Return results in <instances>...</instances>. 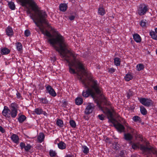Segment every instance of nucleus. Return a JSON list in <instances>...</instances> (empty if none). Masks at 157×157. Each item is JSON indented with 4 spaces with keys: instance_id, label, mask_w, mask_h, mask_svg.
Returning a JSON list of instances; mask_svg holds the SVG:
<instances>
[{
    "instance_id": "f257e3e1",
    "label": "nucleus",
    "mask_w": 157,
    "mask_h": 157,
    "mask_svg": "<svg viewBox=\"0 0 157 157\" xmlns=\"http://www.w3.org/2000/svg\"><path fill=\"white\" fill-rule=\"evenodd\" d=\"M37 27L43 34L50 38L48 40V42L58 52L62 59L68 63L69 72L78 78V60L76 59L77 55L69 51H65L66 44L64 37L58 33L54 37H52L50 33L48 30H45L44 28L40 27V24L39 26Z\"/></svg>"
},
{
    "instance_id": "f03ea898",
    "label": "nucleus",
    "mask_w": 157,
    "mask_h": 157,
    "mask_svg": "<svg viewBox=\"0 0 157 157\" xmlns=\"http://www.w3.org/2000/svg\"><path fill=\"white\" fill-rule=\"evenodd\" d=\"M80 79L84 86L86 88H87L85 91L83 92L82 95L83 97L86 98L90 95L97 103V105L100 107V105L99 100L100 99L97 97L93 91L92 89L90 88V82H91L92 83V85H91L92 88L95 90L98 94L100 95L101 101L104 102L106 105H109L106 98L101 93V90L99 89L98 84L97 80L92 79L91 81H90L88 78H85L84 79H82L81 78H80Z\"/></svg>"
},
{
    "instance_id": "7ed1b4c3",
    "label": "nucleus",
    "mask_w": 157,
    "mask_h": 157,
    "mask_svg": "<svg viewBox=\"0 0 157 157\" xmlns=\"http://www.w3.org/2000/svg\"><path fill=\"white\" fill-rule=\"evenodd\" d=\"M17 2H20L23 6L26 7L29 5L32 7V10L35 12L34 18L38 23H44L48 25L49 23L46 18L47 15L46 12L43 10L38 9V7L34 0H16Z\"/></svg>"
},
{
    "instance_id": "20e7f679",
    "label": "nucleus",
    "mask_w": 157,
    "mask_h": 157,
    "mask_svg": "<svg viewBox=\"0 0 157 157\" xmlns=\"http://www.w3.org/2000/svg\"><path fill=\"white\" fill-rule=\"evenodd\" d=\"M132 147L133 149L135 150L140 149V150L142 151L143 152L148 151L152 152L153 149V147L151 146L148 147L145 146L143 144H140L139 142L133 143L132 145Z\"/></svg>"
},
{
    "instance_id": "39448f33",
    "label": "nucleus",
    "mask_w": 157,
    "mask_h": 157,
    "mask_svg": "<svg viewBox=\"0 0 157 157\" xmlns=\"http://www.w3.org/2000/svg\"><path fill=\"white\" fill-rule=\"evenodd\" d=\"M86 69L84 64L79 61V73L81 72L82 74L81 76L79 75V80L81 81L80 78H81L82 79H84L85 78H87L86 77Z\"/></svg>"
},
{
    "instance_id": "423d86ee",
    "label": "nucleus",
    "mask_w": 157,
    "mask_h": 157,
    "mask_svg": "<svg viewBox=\"0 0 157 157\" xmlns=\"http://www.w3.org/2000/svg\"><path fill=\"white\" fill-rule=\"evenodd\" d=\"M10 117L15 118L17 115L18 105L15 103H12L10 104Z\"/></svg>"
},
{
    "instance_id": "0eeeda50",
    "label": "nucleus",
    "mask_w": 157,
    "mask_h": 157,
    "mask_svg": "<svg viewBox=\"0 0 157 157\" xmlns=\"http://www.w3.org/2000/svg\"><path fill=\"white\" fill-rule=\"evenodd\" d=\"M45 87L46 89V93L49 94L53 97H55L56 96V92L54 89L51 86L46 85L45 86Z\"/></svg>"
},
{
    "instance_id": "6e6552de",
    "label": "nucleus",
    "mask_w": 157,
    "mask_h": 157,
    "mask_svg": "<svg viewBox=\"0 0 157 157\" xmlns=\"http://www.w3.org/2000/svg\"><path fill=\"white\" fill-rule=\"evenodd\" d=\"M140 101L143 105L147 107L151 106L153 104L152 101L150 99L141 98Z\"/></svg>"
},
{
    "instance_id": "1a4fd4ad",
    "label": "nucleus",
    "mask_w": 157,
    "mask_h": 157,
    "mask_svg": "<svg viewBox=\"0 0 157 157\" xmlns=\"http://www.w3.org/2000/svg\"><path fill=\"white\" fill-rule=\"evenodd\" d=\"M111 110L107 107L104 108L102 110L103 112L105 113L108 118H110L113 120H114L113 118V114L112 111H113L112 109H111Z\"/></svg>"
},
{
    "instance_id": "9d476101",
    "label": "nucleus",
    "mask_w": 157,
    "mask_h": 157,
    "mask_svg": "<svg viewBox=\"0 0 157 157\" xmlns=\"http://www.w3.org/2000/svg\"><path fill=\"white\" fill-rule=\"evenodd\" d=\"M147 10L146 6H143L142 5L140 6L138 10V13L139 15L142 16L146 13Z\"/></svg>"
},
{
    "instance_id": "9b49d317",
    "label": "nucleus",
    "mask_w": 157,
    "mask_h": 157,
    "mask_svg": "<svg viewBox=\"0 0 157 157\" xmlns=\"http://www.w3.org/2000/svg\"><path fill=\"white\" fill-rule=\"evenodd\" d=\"M10 109L7 106H5L2 112V115L6 118H10Z\"/></svg>"
},
{
    "instance_id": "f8f14e48",
    "label": "nucleus",
    "mask_w": 157,
    "mask_h": 157,
    "mask_svg": "<svg viewBox=\"0 0 157 157\" xmlns=\"http://www.w3.org/2000/svg\"><path fill=\"white\" fill-rule=\"evenodd\" d=\"M5 32L6 35L10 37H11L14 35V32L12 28L10 26H8L6 29Z\"/></svg>"
},
{
    "instance_id": "ddd939ff",
    "label": "nucleus",
    "mask_w": 157,
    "mask_h": 157,
    "mask_svg": "<svg viewBox=\"0 0 157 157\" xmlns=\"http://www.w3.org/2000/svg\"><path fill=\"white\" fill-rule=\"evenodd\" d=\"M113 126L120 132H123L124 131L125 128L124 126L119 123H117L116 124L114 123Z\"/></svg>"
},
{
    "instance_id": "4468645a",
    "label": "nucleus",
    "mask_w": 157,
    "mask_h": 157,
    "mask_svg": "<svg viewBox=\"0 0 157 157\" xmlns=\"http://www.w3.org/2000/svg\"><path fill=\"white\" fill-rule=\"evenodd\" d=\"M94 106L92 104L88 105L85 109V112L86 114H89L91 113L94 109Z\"/></svg>"
},
{
    "instance_id": "2eb2a0df",
    "label": "nucleus",
    "mask_w": 157,
    "mask_h": 157,
    "mask_svg": "<svg viewBox=\"0 0 157 157\" xmlns=\"http://www.w3.org/2000/svg\"><path fill=\"white\" fill-rule=\"evenodd\" d=\"M34 112L37 115L43 114L45 116L47 117L48 116L47 113L45 111H43L42 109L40 107L36 108Z\"/></svg>"
},
{
    "instance_id": "dca6fc26",
    "label": "nucleus",
    "mask_w": 157,
    "mask_h": 157,
    "mask_svg": "<svg viewBox=\"0 0 157 157\" xmlns=\"http://www.w3.org/2000/svg\"><path fill=\"white\" fill-rule=\"evenodd\" d=\"M26 13L27 14L29 15L30 18L33 20V22L35 23L36 25L37 26H39V24L38 23V22L36 21L34 18L35 13H32L29 9L27 10Z\"/></svg>"
},
{
    "instance_id": "f3484780",
    "label": "nucleus",
    "mask_w": 157,
    "mask_h": 157,
    "mask_svg": "<svg viewBox=\"0 0 157 157\" xmlns=\"http://www.w3.org/2000/svg\"><path fill=\"white\" fill-rule=\"evenodd\" d=\"M10 138L13 143L17 144H19V138L18 136L16 134H12L10 136Z\"/></svg>"
},
{
    "instance_id": "a211bd4d",
    "label": "nucleus",
    "mask_w": 157,
    "mask_h": 157,
    "mask_svg": "<svg viewBox=\"0 0 157 157\" xmlns=\"http://www.w3.org/2000/svg\"><path fill=\"white\" fill-rule=\"evenodd\" d=\"M137 137L138 138L140 139V140L141 142H144V143L145 144V146H147L148 147H149L150 146H151L150 144V143L148 141H147L145 140H144L142 136L141 135H140V134L137 135Z\"/></svg>"
},
{
    "instance_id": "6ab92c4d",
    "label": "nucleus",
    "mask_w": 157,
    "mask_h": 157,
    "mask_svg": "<svg viewBox=\"0 0 157 157\" xmlns=\"http://www.w3.org/2000/svg\"><path fill=\"white\" fill-rule=\"evenodd\" d=\"M0 51L1 52L2 55H7L9 54L10 52V49L6 47L1 48Z\"/></svg>"
},
{
    "instance_id": "aec40b11",
    "label": "nucleus",
    "mask_w": 157,
    "mask_h": 157,
    "mask_svg": "<svg viewBox=\"0 0 157 157\" xmlns=\"http://www.w3.org/2000/svg\"><path fill=\"white\" fill-rule=\"evenodd\" d=\"M124 138L127 141H131L133 138V135L130 133H127L124 134Z\"/></svg>"
},
{
    "instance_id": "412c9836",
    "label": "nucleus",
    "mask_w": 157,
    "mask_h": 157,
    "mask_svg": "<svg viewBox=\"0 0 157 157\" xmlns=\"http://www.w3.org/2000/svg\"><path fill=\"white\" fill-rule=\"evenodd\" d=\"M133 38L134 40L137 43H140L141 41V37L138 34L136 33L133 34Z\"/></svg>"
},
{
    "instance_id": "4be33fe9",
    "label": "nucleus",
    "mask_w": 157,
    "mask_h": 157,
    "mask_svg": "<svg viewBox=\"0 0 157 157\" xmlns=\"http://www.w3.org/2000/svg\"><path fill=\"white\" fill-rule=\"evenodd\" d=\"M44 137L45 136L44 134L42 133H39L37 137L38 142L39 143H42L43 141Z\"/></svg>"
},
{
    "instance_id": "5701e85b",
    "label": "nucleus",
    "mask_w": 157,
    "mask_h": 157,
    "mask_svg": "<svg viewBox=\"0 0 157 157\" xmlns=\"http://www.w3.org/2000/svg\"><path fill=\"white\" fill-rule=\"evenodd\" d=\"M67 5L66 4L61 3L59 5V10L61 11H65L67 10Z\"/></svg>"
},
{
    "instance_id": "b1692460",
    "label": "nucleus",
    "mask_w": 157,
    "mask_h": 157,
    "mask_svg": "<svg viewBox=\"0 0 157 157\" xmlns=\"http://www.w3.org/2000/svg\"><path fill=\"white\" fill-rule=\"evenodd\" d=\"M38 100L40 101V103L43 104H48L49 102V101L46 97L39 98Z\"/></svg>"
},
{
    "instance_id": "393cba45",
    "label": "nucleus",
    "mask_w": 157,
    "mask_h": 157,
    "mask_svg": "<svg viewBox=\"0 0 157 157\" xmlns=\"http://www.w3.org/2000/svg\"><path fill=\"white\" fill-rule=\"evenodd\" d=\"M98 14L103 16L105 13V10L102 6H100L98 9Z\"/></svg>"
},
{
    "instance_id": "a878e982",
    "label": "nucleus",
    "mask_w": 157,
    "mask_h": 157,
    "mask_svg": "<svg viewBox=\"0 0 157 157\" xmlns=\"http://www.w3.org/2000/svg\"><path fill=\"white\" fill-rule=\"evenodd\" d=\"M133 77V76L131 74L128 73L125 75L124 78L126 81L128 82L131 80Z\"/></svg>"
},
{
    "instance_id": "bb28decb",
    "label": "nucleus",
    "mask_w": 157,
    "mask_h": 157,
    "mask_svg": "<svg viewBox=\"0 0 157 157\" xmlns=\"http://www.w3.org/2000/svg\"><path fill=\"white\" fill-rule=\"evenodd\" d=\"M112 146L115 151H117L119 149L120 145L118 142L115 141L112 144Z\"/></svg>"
},
{
    "instance_id": "cd10ccee",
    "label": "nucleus",
    "mask_w": 157,
    "mask_h": 157,
    "mask_svg": "<svg viewBox=\"0 0 157 157\" xmlns=\"http://www.w3.org/2000/svg\"><path fill=\"white\" fill-rule=\"evenodd\" d=\"M58 146L59 148L63 150L66 148V144L63 141H61L58 144Z\"/></svg>"
},
{
    "instance_id": "c85d7f7f",
    "label": "nucleus",
    "mask_w": 157,
    "mask_h": 157,
    "mask_svg": "<svg viewBox=\"0 0 157 157\" xmlns=\"http://www.w3.org/2000/svg\"><path fill=\"white\" fill-rule=\"evenodd\" d=\"M82 150L83 152L85 155H87L89 153V149L86 146H82Z\"/></svg>"
},
{
    "instance_id": "c756f323",
    "label": "nucleus",
    "mask_w": 157,
    "mask_h": 157,
    "mask_svg": "<svg viewBox=\"0 0 157 157\" xmlns=\"http://www.w3.org/2000/svg\"><path fill=\"white\" fill-rule=\"evenodd\" d=\"M17 50L20 52H22V46L21 44L19 42L15 44Z\"/></svg>"
},
{
    "instance_id": "7c9ffc66",
    "label": "nucleus",
    "mask_w": 157,
    "mask_h": 157,
    "mask_svg": "<svg viewBox=\"0 0 157 157\" xmlns=\"http://www.w3.org/2000/svg\"><path fill=\"white\" fill-rule=\"evenodd\" d=\"M114 63L117 66H120L121 64L120 59L118 57H116L114 59Z\"/></svg>"
},
{
    "instance_id": "2f4dec72",
    "label": "nucleus",
    "mask_w": 157,
    "mask_h": 157,
    "mask_svg": "<svg viewBox=\"0 0 157 157\" xmlns=\"http://www.w3.org/2000/svg\"><path fill=\"white\" fill-rule=\"evenodd\" d=\"M26 118L25 115H22L19 117L18 119L19 123H22L25 120Z\"/></svg>"
},
{
    "instance_id": "473e14b6",
    "label": "nucleus",
    "mask_w": 157,
    "mask_h": 157,
    "mask_svg": "<svg viewBox=\"0 0 157 157\" xmlns=\"http://www.w3.org/2000/svg\"><path fill=\"white\" fill-rule=\"evenodd\" d=\"M126 126L127 128V132H128V133H130L133 135L134 132V129L130 127L128 125V124L127 125H126Z\"/></svg>"
},
{
    "instance_id": "72a5a7b5",
    "label": "nucleus",
    "mask_w": 157,
    "mask_h": 157,
    "mask_svg": "<svg viewBox=\"0 0 157 157\" xmlns=\"http://www.w3.org/2000/svg\"><path fill=\"white\" fill-rule=\"evenodd\" d=\"M56 124L58 126L62 128L63 126V121L61 119H58L56 122Z\"/></svg>"
},
{
    "instance_id": "f704fd0d",
    "label": "nucleus",
    "mask_w": 157,
    "mask_h": 157,
    "mask_svg": "<svg viewBox=\"0 0 157 157\" xmlns=\"http://www.w3.org/2000/svg\"><path fill=\"white\" fill-rule=\"evenodd\" d=\"M140 111L141 113L143 115H146L147 113L146 109L143 106L140 107Z\"/></svg>"
},
{
    "instance_id": "c9c22d12",
    "label": "nucleus",
    "mask_w": 157,
    "mask_h": 157,
    "mask_svg": "<svg viewBox=\"0 0 157 157\" xmlns=\"http://www.w3.org/2000/svg\"><path fill=\"white\" fill-rule=\"evenodd\" d=\"M8 6L10 8L11 10H14L15 8V6L14 3L12 2H8Z\"/></svg>"
},
{
    "instance_id": "e433bc0d",
    "label": "nucleus",
    "mask_w": 157,
    "mask_h": 157,
    "mask_svg": "<svg viewBox=\"0 0 157 157\" xmlns=\"http://www.w3.org/2000/svg\"><path fill=\"white\" fill-rule=\"evenodd\" d=\"M132 120L135 122L140 123L141 121V120L140 117L137 116H134L132 118Z\"/></svg>"
},
{
    "instance_id": "4c0bfd02",
    "label": "nucleus",
    "mask_w": 157,
    "mask_h": 157,
    "mask_svg": "<svg viewBox=\"0 0 157 157\" xmlns=\"http://www.w3.org/2000/svg\"><path fill=\"white\" fill-rule=\"evenodd\" d=\"M136 70L140 71L144 69V65L141 63L138 64L136 66Z\"/></svg>"
},
{
    "instance_id": "58836bf2",
    "label": "nucleus",
    "mask_w": 157,
    "mask_h": 157,
    "mask_svg": "<svg viewBox=\"0 0 157 157\" xmlns=\"http://www.w3.org/2000/svg\"><path fill=\"white\" fill-rule=\"evenodd\" d=\"M49 154L50 156L51 157H55L57 155V153L56 151H54L52 150H50L49 151Z\"/></svg>"
},
{
    "instance_id": "ea45409f",
    "label": "nucleus",
    "mask_w": 157,
    "mask_h": 157,
    "mask_svg": "<svg viewBox=\"0 0 157 157\" xmlns=\"http://www.w3.org/2000/svg\"><path fill=\"white\" fill-rule=\"evenodd\" d=\"M150 35L153 39L157 40V35L154 32H151Z\"/></svg>"
},
{
    "instance_id": "a19ab883",
    "label": "nucleus",
    "mask_w": 157,
    "mask_h": 157,
    "mask_svg": "<svg viewBox=\"0 0 157 157\" xmlns=\"http://www.w3.org/2000/svg\"><path fill=\"white\" fill-rule=\"evenodd\" d=\"M147 21L146 20H142L140 22V25L142 27H145L147 25Z\"/></svg>"
},
{
    "instance_id": "79ce46f5",
    "label": "nucleus",
    "mask_w": 157,
    "mask_h": 157,
    "mask_svg": "<svg viewBox=\"0 0 157 157\" xmlns=\"http://www.w3.org/2000/svg\"><path fill=\"white\" fill-rule=\"evenodd\" d=\"M133 95V92L130 90H129L127 93V97L128 99H129L131 96Z\"/></svg>"
},
{
    "instance_id": "37998d69",
    "label": "nucleus",
    "mask_w": 157,
    "mask_h": 157,
    "mask_svg": "<svg viewBox=\"0 0 157 157\" xmlns=\"http://www.w3.org/2000/svg\"><path fill=\"white\" fill-rule=\"evenodd\" d=\"M31 147L32 146L30 144H27L26 146H25L24 149L26 151L28 152L31 149Z\"/></svg>"
},
{
    "instance_id": "c03bdc74",
    "label": "nucleus",
    "mask_w": 157,
    "mask_h": 157,
    "mask_svg": "<svg viewBox=\"0 0 157 157\" xmlns=\"http://www.w3.org/2000/svg\"><path fill=\"white\" fill-rule=\"evenodd\" d=\"M70 124L72 128H75L76 126V124L75 122L73 120L70 121Z\"/></svg>"
},
{
    "instance_id": "a18cd8bd",
    "label": "nucleus",
    "mask_w": 157,
    "mask_h": 157,
    "mask_svg": "<svg viewBox=\"0 0 157 157\" xmlns=\"http://www.w3.org/2000/svg\"><path fill=\"white\" fill-rule=\"evenodd\" d=\"M105 141L107 143L111 144V140L110 138L108 137H105L104 138Z\"/></svg>"
},
{
    "instance_id": "49530a36",
    "label": "nucleus",
    "mask_w": 157,
    "mask_h": 157,
    "mask_svg": "<svg viewBox=\"0 0 157 157\" xmlns=\"http://www.w3.org/2000/svg\"><path fill=\"white\" fill-rule=\"evenodd\" d=\"M119 154L121 157H125V151L124 150L121 151Z\"/></svg>"
},
{
    "instance_id": "de8ad7c7",
    "label": "nucleus",
    "mask_w": 157,
    "mask_h": 157,
    "mask_svg": "<svg viewBox=\"0 0 157 157\" xmlns=\"http://www.w3.org/2000/svg\"><path fill=\"white\" fill-rule=\"evenodd\" d=\"M25 36L28 37L30 35V32L29 30L27 29L25 31Z\"/></svg>"
},
{
    "instance_id": "09e8293b",
    "label": "nucleus",
    "mask_w": 157,
    "mask_h": 157,
    "mask_svg": "<svg viewBox=\"0 0 157 157\" xmlns=\"http://www.w3.org/2000/svg\"><path fill=\"white\" fill-rule=\"evenodd\" d=\"M20 146L21 147V149H22L25 148V145L24 143L21 142L20 144Z\"/></svg>"
},
{
    "instance_id": "8fccbe9b",
    "label": "nucleus",
    "mask_w": 157,
    "mask_h": 157,
    "mask_svg": "<svg viewBox=\"0 0 157 157\" xmlns=\"http://www.w3.org/2000/svg\"><path fill=\"white\" fill-rule=\"evenodd\" d=\"M98 117L99 119L101 120H103L104 119V115L103 114L99 115Z\"/></svg>"
},
{
    "instance_id": "3c124183",
    "label": "nucleus",
    "mask_w": 157,
    "mask_h": 157,
    "mask_svg": "<svg viewBox=\"0 0 157 157\" xmlns=\"http://www.w3.org/2000/svg\"><path fill=\"white\" fill-rule=\"evenodd\" d=\"M17 98L18 99H19L22 97L21 94L18 91L16 93Z\"/></svg>"
},
{
    "instance_id": "603ef678",
    "label": "nucleus",
    "mask_w": 157,
    "mask_h": 157,
    "mask_svg": "<svg viewBox=\"0 0 157 157\" xmlns=\"http://www.w3.org/2000/svg\"><path fill=\"white\" fill-rule=\"evenodd\" d=\"M115 69L113 68H109V69L108 71L111 73H113V72H115Z\"/></svg>"
},
{
    "instance_id": "864d4df0",
    "label": "nucleus",
    "mask_w": 157,
    "mask_h": 157,
    "mask_svg": "<svg viewBox=\"0 0 157 157\" xmlns=\"http://www.w3.org/2000/svg\"><path fill=\"white\" fill-rule=\"evenodd\" d=\"M0 132L2 133H4L5 132V129L1 126H0Z\"/></svg>"
},
{
    "instance_id": "5fc2aeb1",
    "label": "nucleus",
    "mask_w": 157,
    "mask_h": 157,
    "mask_svg": "<svg viewBox=\"0 0 157 157\" xmlns=\"http://www.w3.org/2000/svg\"><path fill=\"white\" fill-rule=\"evenodd\" d=\"M75 103L77 105H78V97L76 98L75 100Z\"/></svg>"
},
{
    "instance_id": "6e6d98bb",
    "label": "nucleus",
    "mask_w": 157,
    "mask_h": 157,
    "mask_svg": "<svg viewBox=\"0 0 157 157\" xmlns=\"http://www.w3.org/2000/svg\"><path fill=\"white\" fill-rule=\"evenodd\" d=\"M83 102L82 98L79 97V105H81Z\"/></svg>"
},
{
    "instance_id": "4d7b16f0",
    "label": "nucleus",
    "mask_w": 157,
    "mask_h": 157,
    "mask_svg": "<svg viewBox=\"0 0 157 157\" xmlns=\"http://www.w3.org/2000/svg\"><path fill=\"white\" fill-rule=\"evenodd\" d=\"M75 16H71L69 17V19L71 21L75 19Z\"/></svg>"
},
{
    "instance_id": "13d9d810",
    "label": "nucleus",
    "mask_w": 157,
    "mask_h": 157,
    "mask_svg": "<svg viewBox=\"0 0 157 157\" xmlns=\"http://www.w3.org/2000/svg\"><path fill=\"white\" fill-rule=\"evenodd\" d=\"M66 157H73V155H72L68 154L67 155Z\"/></svg>"
},
{
    "instance_id": "bf43d9fd",
    "label": "nucleus",
    "mask_w": 157,
    "mask_h": 157,
    "mask_svg": "<svg viewBox=\"0 0 157 157\" xmlns=\"http://www.w3.org/2000/svg\"><path fill=\"white\" fill-rule=\"evenodd\" d=\"M154 89L155 90H157V85L154 87Z\"/></svg>"
},
{
    "instance_id": "052dcab7",
    "label": "nucleus",
    "mask_w": 157,
    "mask_h": 157,
    "mask_svg": "<svg viewBox=\"0 0 157 157\" xmlns=\"http://www.w3.org/2000/svg\"><path fill=\"white\" fill-rule=\"evenodd\" d=\"M153 154H155L157 156V151H155L153 153Z\"/></svg>"
},
{
    "instance_id": "680f3d73",
    "label": "nucleus",
    "mask_w": 157,
    "mask_h": 157,
    "mask_svg": "<svg viewBox=\"0 0 157 157\" xmlns=\"http://www.w3.org/2000/svg\"><path fill=\"white\" fill-rule=\"evenodd\" d=\"M115 157H121L120 156V155H116L115 156Z\"/></svg>"
},
{
    "instance_id": "e2e57ef3",
    "label": "nucleus",
    "mask_w": 157,
    "mask_h": 157,
    "mask_svg": "<svg viewBox=\"0 0 157 157\" xmlns=\"http://www.w3.org/2000/svg\"><path fill=\"white\" fill-rule=\"evenodd\" d=\"M155 32H156V33L157 34V28H156L155 29Z\"/></svg>"
},
{
    "instance_id": "0e129e2a",
    "label": "nucleus",
    "mask_w": 157,
    "mask_h": 157,
    "mask_svg": "<svg viewBox=\"0 0 157 157\" xmlns=\"http://www.w3.org/2000/svg\"><path fill=\"white\" fill-rule=\"evenodd\" d=\"M2 55V54H1V52H0V57Z\"/></svg>"
},
{
    "instance_id": "69168bd1",
    "label": "nucleus",
    "mask_w": 157,
    "mask_h": 157,
    "mask_svg": "<svg viewBox=\"0 0 157 157\" xmlns=\"http://www.w3.org/2000/svg\"><path fill=\"white\" fill-rule=\"evenodd\" d=\"M29 95L30 96H32V94L31 93H29Z\"/></svg>"
},
{
    "instance_id": "338daca9",
    "label": "nucleus",
    "mask_w": 157,
    "mask_h": 157,
    "mask_svg": "<svg viewBox=\"0 0 157 157\" xmlns=\"http://www.w3.org/2000/svg\"><path fill=\"white\" fill-rule=\"evenodd\" d=\"M156 54L157 55V49L156 50Z\"/></svg>"
}]
</instances>
